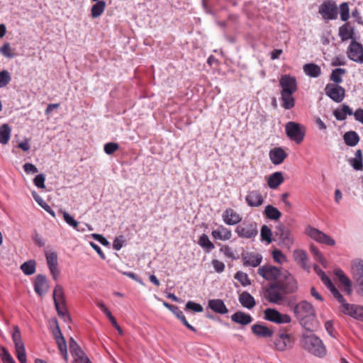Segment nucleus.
<instances>
[{
    "mask_svg": "<svg viewBox=\"0 0 363 363\" xmlns=\"http://www.w3.org/2000/svg\"><path fill=\"white\" fill-rule=\"evenodd\" d=\"M320 279L323 283L325 285V286L330 290L333 296L342 304V308L344 306V304L346 303V301L342 296V295L339 292V291L336 289L335 285L333 284L330 279L328 277L327 274H320Z\"/></svg>",
    "mask_w": 363,
    "mask_h": 363,
    "instance_id": "obj_14",
    "label": "nucleus"
},
{
    "mask_svg": "<svg viewBox=\"0 0 363 363\" xmlns=\"http://www.w3.org/2000/svg\"><path fill=\"white\" fill-rule=\"evenodd\" d=\"M239 301L243 307L247 309L252 308L256 304L254 297L247 291H243L240 294Z\"/></svg>",
    "mask_w": 363,
    "mask_h": 363,
    "instance_id": "obj_29",
    "label": "nucleus"
},
{
    "mask_svg": "<svg viewBox=\"0 0 363 363\" xmlns=\"http://www.w3.org/2000/svg\"><path fill=\"white\" fill-rule=\"evenodd\" d=\"M244 264L245 265L257 267L262 262V257L261 255L256 253H250L243 257Z\"/></svg>",
    "mask_w": 363,
    "mask_h": 363,
    "instance_id": "obj_32",
    "label": "nucleus"
},
{
    "mask_svg": "<svg viewBox=\"0 0 363 363\" xmlns=\"http://www.w3.org/2000/svg\"><path fill=\"white\" fill-rule=\"evenodd\" d=\"M325 94L333 101L340 103L345 96V90L339 84H328L325 87Z\"/></svg>",
    "mask_w": 363,
    "mask_h": 363,
    "instance_id": "obj_9",
    "label": "nucleus"
},
{
    "mask_svg": "<svg viewBox=\"0 0 363 363\" xmlns=\"http://www.w3.org/2000/svg\"><path fill=\"white\" fill-rule=\"evenodd\" d=\"M53 299L55 303L60 302L63 303L65 302L62 288L59 285H57L53 291Z\"/></svg>",
    "mask_w": 363,
    "mask_h": 363,
    "instance_id": "obj_51",
    "label": "nucleus"
},
{
    "mask_svg": "<svg viewBox=\"0 0 363 363\" xmlns=\"http://www.w3.org/2000/svg\"><path fill=\"white\" fill-rule=\"evenodd\" d=\"M286 135L297 144H300L304 138L306 129L303 125L296 122H288L285 126Z\"/></svg>",
    "mask_w": 363,
    "mask_h": 363,
    "instance_id": "obj_4",
    "label": "nucleus"
},
{
    "mask_svg": "<svg viewBox=\"0 0 363 363\" xmlns=\"http://www.w3.org/2000/svg\"><path fill=\"white\" fill-rule=\"evenodd\" d=\"M11 128L6 123L3 124L0 127V143L6 145L8 143L11 138Z\"/></svg>",
    "mask_w": 363,
    "mask_h": 363,
    "instance_id": "obj_38",
    "label": "nucleus"
},
{
    "mask_svg": "<svg viewBox=\"0 0 363 363\" xmlns=\"http://www.w3.org/2000/svg\"><path fill=\"white\" fill-rule=\"evenodd\" d=\"M301 346L317 357L321 358L326 354V348L323 341L311 331L303 334L301 339Z\"/></svg>",
    "mask_w": 363,
    "mask_h": 363,
    "instance_id": "obj_1",
    "label": "nucleus"
},
{
    "mask_svg": "<svg viewBox=\"0 0 363 363\" xmlns=\"http://www.w3.org/2000/svg\"><path fill=\"white\" fill-rule=\"evenodd\" d=\"M106 3L104 1H96L91 8V16L93 18L100 17L104 12Z\"/></svg>",
    "mask_w": 363,
    "mask_h": 363,
    "instance_id": "obj_35",
    "label": "nucleus"
},
{
    "mask_svg": "<svg viewBox=\"0 0 363 363\" xmlns=\"http://www.w3.org/2000/svg\"><path fill=\"white\" fill-rule=\"evenodd\" d=\"M173 314L179 319L182 323L190 330L193 332H196L195 328H194L191 325H190L186 320L185 316L184 315L182 311L179 309V308L177 306H174V308L171 310Z\"/></svg>",
    "mask_w": 363,
    "mask_h": 363,
    "instance_id": "obj_40",
    "label": "nucleus"
},
{
    "mask_svg": "<svg viewBox=\"0 0 363 363\" xmlns=\"http://www.w3.org/2000/svg\"><path fill=\"white\" fill-rule=\"evenodd\" d=\"M279 83L281 86V93L294 94L297 90L296 80L294 77L283 75Z\"/></svg>",
    "mask_w": 363,
    "mask_h": 363,
    "instance_id": "obj_13",
    "label": "nucleus"
},
{
    "mask_svg": "<svg viewBox=\"0 0 363 363\" xmlns=\"http://www.w3.org/2000/svg\"><path fill=\"white\" fill-rule=\"evenodd\" d=\"M269 158L274 164H281L287 157V154L281 147L272 149L269 153Z\"/></svg>",
    "mask_w": 363,
    "mask_h": 363,
    "instance_id": "obj_22",
    "label": "nucleus"
},
{
    "mask_svg": "<svg viewBox=\"0 0 363 363\" xmlns=\"http://www.w3.org/2000/svg\"><path fill=\"white\" fill-rule=\"evenodd\" d=\"M265 216L270 220H277L281 216V213L275 207L267 205L264 209Z\"/></svg>",
    "mask_w": 363,
    "mask_h": 363,
    "instance_id": "obj_41",
    "label": "nucleus"
},
{
    "mask_svg": "<svg viewBox=\"0 0 363 363\" xmlns=\"http://www.w3.org/2000/svg\"><path fill=\"white\" fill-rule=\"evenodd\" d=\"M358 275L359 276L356 278L354 287L357 290V293L363 296V274H358Z\"/></svg>",
    "mask_w": 363,
    "mask_h": 363,
    "instance_id": "obj_59",
    "label": "nucleus"
},
{
    "mask_svg": "<svg viewBox=\"0 0 363 363\" xmlns=\"http://www.w3.org/2000/svg\"><path fill=\"white\" fill-rule=\"evenodd\" d=\"M21 269L23 272H35V262L33 259L24 262L21 266Z\"/></svg>",
    "mask_w": 363,
    "mask_h": 363,
    "instance_id": "obj_56",
    "label": "nucleus"
},
{
    "mask_svg": "<svg viewBox=\"0 0 363 363\" xmlns=\"http://www.w3.org/2000/svg\"><path fill=\"white\" fill-rule=\"evenodd\" d=\"M284 182L282 173L277 172L270 175L267 179L268 186L271 189L277 188Z\"/></svg>",
    "mask_w": 363,
    "mask_h": 363,
    "instance_id": "obj_34",
    "label": "nucleus"
},
{
    "mask_svg": "<svg viewBox=\"0 0 363 363\" xmlns=\"http://www.w3.org/2000/svg\"><path fill=\"white\" fill-rule=\"evenodd\" d=\"M346 73V70L342 68H337L333 70L330 79L335 82V84H339L342 82V76Z\"/></svg>",
    "mask_w": 363,
    "mask_h": 363,
    "instance_id": "obj_45",
    "label": "nucleus"
},
{
    "mask_svg": "<svg viewBox=\"0 0 363 363\" xmlns=\"http://www.w3.org/2000/svg\"><path fill=\"white\" fill-rule=\"evenodd\" d=\"M337 276V278L341 283V284L343 286V290L345 292H346L347 294H351L352 289V282L350 279L345 276V274H335Z\"/></svg>",
    "mask_w": 363,
    "mask_h": 363,
    "instance_id": "obj_43",
    "label": "nucleus"
},
{
    "mask_svg": "<svg viewBox=\"0 0 363 363\" xmlns=\"http://www.w3.org/2000/svg\"><path fill=\"white\" fill-rule=\"evenodd\" d=\"M231 320L236 323L246 325L252 321V318L242 311H237L231 315Z\"/></svg>",
    "mask_w": 363,
    "mask_h": 363,
    "instance_id": "obj_27",
    "label": "nucleus"
},
{
    "mask_svg": "<svg viewBox=\"0 0 363 363\" xmlns=\"http://www.w3.org/2000/svg\"><path fill=\"white\" fill-rule=\"evenodd\" d=\"M305 74L311 77L316 78L321 74L320 66L314 63H308L303 67Z\"/></svg>",
    "mask_w": 363,
    "mask_h": 363,
    "instance_id": "obj_30",
    "label": "nucleus"
},
{
    "mask_svg": "<svg viewBox=\"0 0 363 363\" xmlns=\"http://www.w3.org/2000/svg\"><path fill=\"white\" fill-rule=\"evenodd\" d=\"M275 348L279 351H284L293 347V342L289 334L281 333L274 340Z\"/></svg>",
    "mask_w": 363,
    "mask_h": 363,
    "instance_id": "obj_17",
    "label": "nucleus"
},
{
    "mask_svg": "<svg viewBox=\"0 0 363 363\" xmlns=\"http://www.w3.org/2000/svg\"><path fill=\"white\" fill-rule=\"evenodd\" d=\"M264 319L277 323H289L291 321V317L287 314H283L272 308H267L264 311Z\"/></svg>",
    "mask_w": 363,
    "mask_h": 363,
    "instance_id": "obj_10",
    "label": "nucleus"
},
{
    "mask_svg": "<svg viewBox=\"0 0 363 363\" xmlns=\"http://www.w3.org/2000/svg\"><path fill=\"white\" fill-rule=\"evenodd\" d=\"M294 259L300 264L305 266L308 259L307 254L302 250H296L294 251Z\"/></svg>",
    "mask_w": 363,
    "mask_h": 363,
    "instance_id": "obj_47",
    "label": "nucleus"
},
{
    "mask_svg": "<svg viewBox=\"0 0 363 363\" xmlns=\"http://www.w3.org/2000/svg\"><path fill=\"white\" fill-rule=\"evenodd\" d=\"M320 279L323 283L325 285V286L330 290L333 296L342 304V308L344 306V304L346 303V301L342 296V295L339 292V291L336 289L335 285L333 284L330 279L328 277L327 274H320Z\"/></svg>",
    "mask_w": 363,
    "mask_h": 363,
    "instance_id": "obj_15",
    "label": "nucleus"
},
{
    "mask_svg": "<svg viewBox=\"0 0 363 363\" xmlns=\"http://www.w3.org/2000/svg\"><path fill=\"white\" fill-rule=\"evenodd\" d=\"M49 289L46 277L40 274L36 277L34 283L35 291L40 296H43Z\"/></svg>",
    "mask_w": 363,
    "mask_h": 363,
    "instance_id": "obj_21",
    "label": "nucleus"
},
{
    "mask_svg": "<svg viewBox=\"0 0 363 363\" xmlns=\"http://www.w3.org/2000/svg\"><path fill=\"white\" fill-rule=\"evenodd\" d=\"M45 177L43 174H38L33 179L35 185L40 189H45Z\"/></svg>",
    "mask_w": 363,
    "mask_h": 363,
    "instance_id": "obj_62",
    "label": "nucleus"
},
{
    "mask_svg": "<svg viewBox=\"0 0 363 363\" xmlns=\"http://www.w3.org/2000/svg\"><path fill=\"white\" fill-rule=\"evenodd\" d=\"M62 216L65 221L68 225L74 228L75 230H79V229H78L79 223L67 211H62Z\"/></svg>",
    "mask_w": 363,
    "mask_h": 363,
    "instance_id": "obj_52",
    "label": "nucleus"
},
{
    "mask_svg": "<svg viewBox=\"0 0 363 363\" xmlns=\"http://www.w3.org/2000/svg\"><path fill=\"white\" fill-rule=\"evenodd\" d=\"M276 235L279 237L281 245L287 249H290L294 243V238L288 228L282 225L277 227Z\"/></svg>",
    "mask_w": 363,
    "mask_h": 363,
    "instance_id": "obj_12",
    "label": "nucleus"
},
{
    "mask_svg": "<svg viewBox=\"0 0 363 363\" xmlns=\"http://www.w3.org/2000/svg\"><path fill=\"white\" fill-rule=\"evenodd\" d=\"M231 232L228 228L220 226L212 232V236L217 240H228L231 238Z\"/></svg>",
    "mask_w": 363,
    "mask_h": 363,
    "instance_id": "obj_31",
    "label": "nucleus"
},
{
    "mask_svg": "<svg viewBox=\"0 0 363 363\" xmlns=\"http://www.w3.org/2000/svg\"><path fill=\"white\" fill-rule=\"evenodd\" d=\"M267 300L273 303L282 304L285 299V293L283 292L278 286H276V282L271 284L270 288L267 290Z\"/></svg>",
    "mask_w": 363,
    "mask_h": 363,
    "instance_id": "obj_11",
    "label": "nucleus"
},
{
    "mask_svg": "<svg viewBox=\"0 0 363 363\" xmlns=\"http://www.w3.org/2000/svg\"><path fill=\"white\" fill-rule=\"evenodd\" d=\"M55 306L57 311L58 315L62 317L65 321L69 322L71 319L65 306V302H63V304L62 302L55 303Z\"/></svg>",
    "mask_w": 363,
    "mask_h": 363,
    "instance_id": "obj_46",
    "label": "nucleus"
},
{
    "mask_svg": "<svg viewBox=\"0 0 363 363\" xmlns=\"http://www.w3.org/2000/svg\"><path fill=\"white\" fill-rule=\"evenodd\" d=\"M342 311L356 319H360L363 317V306L346 303L344 304Z\"/></svg>",
    "mask_w": 363,
    "mask_h": 363,
    "instance_id": "obj_19",
    "label": "nucleus"
},
{
    "mask_svg": "<svg viewBox=\"0 0 363 363\" xmlns=\"http://www.w3.org/2000/svg\"><path fill=\"white\" fill-rule=\"evenodd\" d=\"M247 203L252 207H257L264 203V199L259 191H251L245 197Z\"/></svg>",
    "mask_w": 363,
    "mask_h": 363,
    "instance_id": "obj_20",
    "label": "nucleus"
},
{
    "mask_svg": "<svg viewBox=\"0 0 363 363\" xmlns=\"http://www.w3.org/2000/svg\"><path fill=\"white\" fill-rule=\"evenodd\" d=\"M252 333L260 337H270L273 330L262 324H255L251 327Z\"/></svg>",
    "mask_w": 363,
    "mask_h": 363,
    "instance_id": "obj_24",
    "label": "nucleus"
},
{
    "mask_svg": "<svg viewBox=\"0 0 363 363\" xmlns=\"http://www.w3.org/2000/svg\"><path fill=\"white\" fill-rule=\"evenodd\" d=\"M320 279L323 283L325 285V286L330 290L333 296L342 304V308L344 306V304L346 303V301L342 296V295L339 292V291L336 289L335 285L333 284L330 279L328 277L327 274H320Z\"/></svg>",
    "mask_w": 363,
    "mask_h": 363,
    "instance_id": "obj_16",
    "label": "nucleus"
},
{
    "mask_svg": "<svg viewBox=\"0 0 363 363\" xmlns=\"http://www.w3.org/2000/svg\"><path fill=\"white\" fill-rule=\"evenodd\" d=\"M265 279H274L276 286H278L285 294L293 293L298 289V284L291 274H260Z\"/></svg>",
    "mask_w": 363,
    "mask_h": 363,
    "instance_id": "obj_3",
    "label": "nucleus"
},
{
    "mask_svg": "<svg viewBox=\"0 0 363 363\" xmlns=\"http://www.w3.org/2000/svg\"><path fill=\"white\" fill-rule=\"evenodd\" d=\"M0 52L2 55L8 57L13 58L14 57V54L12 52L11 46L9 43H5L1 48Z\"/></svg>",
    "mask_w": 363,
    "mask_h": 363,
    "instance_id": "obj_61",
    "label": "nucleus"
},
{
    "mask_svg": "<svg viewBox=\"0 0 363 363\" xmlns=\"http://www.w3.org/2000/svg\"><path fill=\"white\" fill-rule=\"evenodd\" d=\"M220 252L223 253V255L228 258L235 259H236V255L233 250L228 245H223L220 247Z\"/></svg>",
    "mask_w": 363,
    "mask_h": 363,
    "instance_id": "obj_60",
    "label": "nucleus"
},
{
    "mask_svg": "<svg viewBox=\"0 0 363 363\" xmlns=\"http://www.w3.org/2000/svg\"><path fill=\"white\" fill-rule=\"evenodd\" d=\"M338 35L342 42L347 41L349 39H354V28L346 23L341 26L338 30Z\"/></svg>",
    "mask_w": 363,
    "mask_h": 363,
    "instance_id": "obj_23",
    "label": "nucleus"
},
{
    "mask_svg": "<svg viewBox=\"0 0 363 363\" xmlns=\"http://www.w3.org/2000/svg\"><path fill=\"white\" fill-rule=\"evenodd\" d=\"M185 310H191L194 312L201 313L203 312V308L201 304L189 301L186 303Z\"/></svg>",
    "mask_w": 363,
    "mask_h": 363,
    "instance_id": "obj_57",
    "label": "nucleus"
},
{
    "mask_svg": "<svg viewBox=\"0 0 363 363\" xmlns=\"http://www.w3.org/2000/svg\"><path fill=\"white\" fill-rule=\"evenodd\" d=\"M45 256L50 272H55L57 269V254L54 252L47 251L45 253Z\"/></svg>",
    "mask_w": 363,
    "mask_h": 363,
    "instance_id": "obj_37",
    "label": "nucleus"
},
{
    "mask_svg": "<svg viewBox=\"0 0 363 363\" xmlns=\"http://www.w3.org/2000/svg\"><path fill=\"white\" fill-rule=\"evenodd\" d=\"M318 12L324 20H334L337 18V7L332 1H326L320 4Z\"/></svg>",
    "mask_w": 363,
    "mask_h": 363,
    "instance_id": "obj_8",
    "label": "nucleus"
},
{
    "mask_svg": "<svg viewBox=\"0 0 363 363\" xmlns=\"http://www.w3.org/2000/svg\"><path fill=\"white\" fill-rule=\"evenodd\" d=\"M347 57L357 63L363 64V46L355 40H351L347 50Z\"/></svg>",
    "mask_w": 363,
    "mask_h": 363,
    "instance_id": "obj_7",
    "label": "nucleus"
},
{
    "mask_svg": "<svg viewBox=\"0 0 363 363\" xmlns=\"http://www.w3.org/2000/svg\"><path fill=\"white\" fill-rule=\"evenodd\" d=\"M11 79L10 73L7 70L0 72V88L6 86Z\"/></svg>",
    "mask_w": 363,
    "mask_h": 363,
    "instance_id": "obj_54",
    "label": "nucleus"
},
{
    "mask_svg": "<svg viewBox=\"0 0 363 363\" xmlns=\"http://www.w3.org/2000/svg\"><path fill=\"white\" fill-rule=\"evenodd\" d=\"M199 245L203 247L210 251L214 248L213 244L210 241L208 237L206 234H203L199 241Z\"/></svg>",
    "mask_w": 363,
    "mask_h": 363,
    "instance_id": "obj_50",
    "label": "nucleus"
},
{
    "mask_svg": "<svg viewBox=\"0 0 363 363\" xmlns=\"http://www.w3.org/2000/svg\"><path fill=\"white\" fill-rule=\"evenodd\" d=\"M32 196L38 204L41 206L46 212L50 214L52 217H55V213L51 207L35 191L32 192Z\"/></svg>",
    "mask_w": 363,
    "mask_h": 363,
    "instance_id": "obj_39",
    "label": "nucleus"
},
{
    "mask_svg": "<svg viewBox=\"0 0 363 363\" xmlns=\"http://www.w3.org/2000/svg\"><path fill=\"white\" fill-rule=\"evenodd\" d=\"M12 340L14 343L16 356L20 363H26L25 345L22 340L20 330L17 325L13 327Z\"/></svg>",
    "mask_w": 363,
    "mask_h": 363,
    "instance_id": "obj_6",
    "label": "nucleus"
},
{
    "mask_svg": "<svg viewBox=\"0 0 363 363\" xmlns=\"http://www.w3.org/2000/svg\"><path fill=\"white\" fill-rule=\"evenodd\" d=\"M98 306L103 311V312L106 314L110 322L111 323L112 325L118 330L119 334H123V330L119 326V325L117 323L116 318L112 315L110 311L108 309V308L102 302L98 303Z\"/></svg>",
    "mask_w": 363,
    "mask_h": 363,
    "instance_id": "obj_36",
    "label": "nucleus"
},
{
    "mask_svg": "<svg viewBox=\"0 0 363 363\" xmlns=\"http://www.w3.org/2000/svg\"><path fill=\"white\" fill-rule=\"evenodd\" d=\"M223 218L224 222L228 225H235L242 219L240 215L231 208L225 211Z\"/></svg>",
    "mask_w": 363,
    "mask_h": 363,
    "instance_id": "obj_26",
    "label": "nucleus"
},
{
    "mask_svg": "<svg viewBox=\"0 0 363 363\" xmlns=\"http://www.w3.org/2000/svg\"><path fill=\"white\" fill-rule=\"evenodd\" d=\"M273 258L275 262L278 263H283L286 261V256L279 250H275L272 252Z\"/></svg>",
    "mask_w": 363,
    "mask_h": 363,
    "instance_id": "obj_63",
    "label": "nucleus"
},
{
    "mask_svg": "<svg viewBox=\"0 0 363 363\" xmlns=\"http://www.w3.org/2000/svg\"><path fill=\"white\" fill-rule=\"evenodd\" d=\"M208 307L214 312L219 314H225L228 310L221 299H211L208 301Z\"/></svg>",
    "mask_w": 363,
    "mask_h": 363,
    "instance_id": "obj_25",
    "label": "nucleus"
},
{
    "mask_svg": "<svg viewBox=\"0 0 363 363\" xmlns=\"http://www.w3.org/2000/svg\"><path fill=\"white\" fill-rule=\"evenodd\" d=\"M344 140L347 145L353 147L358 143L359 138L356 132L350 131L344 135Z\"/></svg>",
    "mask_w": 363,
    "mask_h": 363,
    "instance_id": "obj_42",
    "label": "nucleus"
},
{
    "mask_svg": "<svg viewBox=\"0 0 363 363\" xmlns=\"http://www.w3.org/2000/svg\"><path fill=\"white\" fill-rule=\"evenodd\" d=\"M294 312L301 325L310 330L315 319V313L313 306L306 301H301L294 308Z\"/></svg>",
    "mask_w": 363,
    "mask_h": 363,
    "instance_id": "obj_2",
    "label": "nucleus"
},
{
    "mask_svg": "<svg viewBox=\"0 0 363 363\" xmlns=\"http://www.w3.org/2000/svg\"><path fill=\"white\" fill-rule=\"evenodd\" d=\"M281 101H282V106L285 109H291L295 105V100L293 96V94L289 93H281Z\"/></svg>",
    "mask_w": 363,
    "mask_h": 363,
    "instance_id": "obj_44",
    "label": "nucleus"
},
{
    "mask_svg": "<svg viewBox=\"0 0 363 363\" xmlns=\"http://www.w3.org/2000/svg\"><path fill=\"white\" fill-rule=\"evenodd\" d=\"M352 166L356 170H361L363 167L362 155L360 150H357L355 152V157L352 160Z\"/></svg>",
    "mask_w": 363,
    "mask_h": 363,
    "instance_id": "obj_49",
    "label": "nucleus"
},
{
    "mask_svg": "<svg viewBox=\"0 0 363 363\" xmlns=\"http://www.w3.org/2000/svg\"><path fill=\"white\" fill-rule=\"evenodd\" d=\"M352 269L355 272H363V260L359 259L353 260Z\"/></svg>",
    "mask_w": 363,
    "mask_h": 363,
    "instance_id": "obj_64",
    "label": "nucleus"
},
{
    "mask_svg": "<svg viewBox=\"0 0 363 363\" xmlns=\"http://www.w3.org/2000/svg\"><path fill=\"white\" fill-rule=\"evenodd\" d=\"M340 18L342 21H346L350 17V10L347 3H342L340 5Z\"/></svg>",
    "mask_w": 363,
    "mask_h": 363,
    "instance_id": "obj_53",
    "label": "nucleus"
},
{
    "mask_svg": "<svg viewBox=\"0 0 363 363\" xmlns=\"http://www.w3.org/2000/svg\"><path fill=\"white\" fill-rule=\"evenodd\" d=\"M69 348L71 354L76 357V361H81L86 357L84 356V352L72 337L69 340Z\"/></svg>",
    "mask_w": 363,
    "mask_h": 363,
    "instance_id": "obj_28",
    "label": "nucleus"
},
{
    "mask_svg": "<svg viewBox=\"0 0 363 363\" xmlns=\"http://www.w3.org/2000/svg\"><path fill=\"white\" fill-rule=\"evenodd\" d=\"M234 278L243 286H249L251 284V281L247 277V274H235Z\"/></svg>",
    "mask_w": 363,
    "mask_h": 363,
    "instance_id": "obj_58",
    "label": "nucleus"
},
{
    "mask_svg": "<svg viewBox=\"0 0 363 363\" xmlns=\"http://www.w3.org/2000/svg\"><path fill=\"white\" fill-rule=\"evenodd\" d=\"M305 233L308 237L318 243L325 244L328 246L335 245V241L330 236L311 225L306 228Z\"/></svg>",
    "mask_w": 363,
    "mask_h": 363,
    "instance_id": "obj_5",
    "label": "nucleus"
},
{
    "mask_svg": "<svg viewBox=\"0 0 363 363\" xmlns=\"http://www.w3.org/2000/svg\"><path fill=\"white\" fill-rule=\"evenodd\" d=\"M272 230L271 229L267 226V225H262L261 228V237L263 240L267 241L268 243H270L272 242Z\"/></svg>",
    "mask_w": 363,
    "mask_h": 363,
    "instance_id": "obj_55",
    "label": "nucleus"
},
{
    "mask_svg": "<svg viewBox=\"0 0 363 363\" xmlns=\"http://www.w3.org/2000/svg\"><path fill=\"white\" fill-rule=\"evenodd\" d=\"M60 353L63 355L65 360H67V344L64 336H60L55 339Z\"/></svg>",
    "mask_w": 363,
    "mask_h": 363,
    "instance_id": "obj_48",
    "label": "nucleus"
},
{
    "mask_svg": "<svg viewBox=\"0 0 363 363\" xmlns=\"http://www.w3.org/2000/svg\"><path fill=\"white\" fill-rule=\"evenodd\" d=\"M310 250H311V252L312 253L314 259L323 266V269H328V261L324 257V256L320 252V251L318 249V247L314 245H311L310 246Z\"/></svg>",
    "mask_w": 363,
    "mask_h": 363,
    "instance_id": "obj_33",
    "label": "nucleus"
},
{
    "mask_svg": "<svg viewBox=\"0 0 363 363\" xmlns=\"http://www.w3.org/2000/svg\"><path fill=\"white\" fill-rule=\"evenodd\" d=\"M235 231L240 237L245 238H252L257 234V225L254 223L238 225Z\"/></svg>",
    "mask_w": 363,
    "mask_h": 363,
    "instance_id": "obj_18",
    "label": "nucleus"
}]
</instances>
